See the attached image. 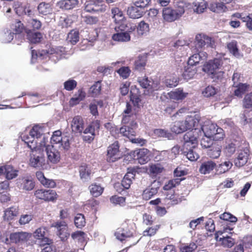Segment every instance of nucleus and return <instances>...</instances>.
<instances>
[{"label":"nucleus","mask_w":252,"mask_h":252,"mask_svg":"<svg viewBox=\"0 0 252 252\" xmlns=\"http://www.w3.org/2000/svg\"><path fill=\"white\" fill-rule=\"evenodd\" d=\"M183 139L184 143L182 148L183 153L189 160H196L199 156L194 152L193 149L197 145V136L193 134V131H189L185 134Z\"/></svg>","instance_id":"obj_1"},{"label":"nucleus","mask_w":252,"mask_h":252,"mask_svg":"<svg viewBox=\"0 0 252 252\" xmlns=\"http://www.w3.org/2000/svg\"><path fill=\"white\" fill-rule=\"evenodd\" d=\"M223 59L222 57L215 58L210 60L204 64L202 70L211 76L212 79H221L223 78L224 72L223 71H217L223 64Z\"/></svg>","instance_id":"obj_2"},{"label":"nucleus","mask_w":252,"mask_h":252,"mask_svg":"<svg viewBox=\"0 0 252 252\" xmlns=\"http://www.w3.org/2000/svg\"><path fill=\"white\" fill-rule=\"evenodd\" d=\"M136 171L133 168H128V171L121 181V183H117L114 185V188L119 193H121L124 190L130 188L132 183V180L134 179Z\"/></svg>","instance_id":"obj_3"},{"label":"nucleus","mask_w":252,"mask_h":252,"mask_svg":"<svg viewBox=\"0 0 252 252\" xmlns=\"http://www.w3.org/2000/svg\"><path fill=\"white\" fill-rule=\"evenodd\" d=\"M148 4L147 0L135 1L127 10V14L132 19L141 17L145 12V8Z\"/></svg>","instance_id":"obj_4"},{"label":"nucleus","mask_w":252,"mask_h":252,"mask_svg":"<svg viewBox=\"0 0 252 252\" xmlns=\"http://www.w3.org/2000/svg\"><path fill=\"white\" fill-rule=\"evenodd\" d=\"M22 139L27 145L28 147L31 150H33L44 149L46 144L48 142V139L44 136L43 137L42 141L38 142L33 136H30L29 134H24L22 136Z\"/></svg>","instance_id":"obj_5"},{"label":"nucleus","mask_w":252,"mask_h":252,"mask_svg":"<svg viewBox=\"0 0 252 252\" xmlns=\"http://www.w3.org/2000/svg\"><path fill=\"white\" fill-rule=\"evenodd\" d=\"M205 135L212 138L215 141H220L223 139L225 134L222 128L216 124L211 123L205 127Z\"/></svg>","instance_id":"obj_6"},{"label":"nucleus","mask_w":252,"mask_h":252,"mask_svg":"<svg viewBox=\"0 0 252 252\" xmlns=\"http://www.w3.org/2000/svg\"><path fill=\"white\" fill-rule=\"evenodd\" d=\"M36 199L45 202H56L58 198L56 191L53 189H38L34 192Z\"/></svg>","instance_id":"obj_7"},{"label":"nucleus","mask_w":252,"mask_h":252,"mask_svg":"<svg viewBox=\"0 0 252 252\" xmlns=\"http://www.w3.org/2000/svg\"><path fill=\"white\" fill-rule=\"evenodd\" d=\"M194 44L195 47L198 51L206 45L207 47L212 48L215 46V40L212 37L203 33H199L196 35Z\"/></svg>","instance_id":"obj_8"},{"label":"nucleus","mask_w":252,"mask_h":252,"mask_svg":"<svg viewBox=\"0 0 252 252\" xmlns=\"http://www.w3.org/2000/svg\"><path fill=\"white\" fill-rule=\"evenodd\" d=\"M106 6L99 0H88L85 3L84 10L90 13H104Z\"/></svg>","instance_id":"obj_9"},{"label":"nucleus","mask_w":252,"mask_h":252,"mask_svg":"<svg viewBox=\"0 0 252 252\" xmlns=\"http://www.w3.org/2000/svg\"><path fill=\"white\" fill-rule=\"evenodd\" d=\"M42 150L34 149L32 150V153L30 154V158L29 164L33 167H40L43 165L44 161V157L43 151Z\"/></svg>","instance_id":"obj_10"},{"label":"nucleus","mask_w":252,"mask_h":252,"mask_svg":"<svg viewBox=\"0 0 252 252\" xmlns=\"http://www.w3.org/2000/svg\"><path fill=\"white\" fill-rule=\"evenodd\" d=\"M32 236L31 233L21 231L11 233L9 238L10 243L21 245L27 242Z\"/></svg>","instance_id":"obj_11"},{"label":"nucleus","mask_w":252,"mask_h":252,"mask_svg":"<svg viewBox=\"0 0 252 252\" xmlns=\"http://www.w3.org/2000/svg\"><path fill=\"white\" fill-rule=\"evenodd\" d=\"M137 81L142 88L147 89L150 92L157 91L160 88L159 83L149 79L146 76L139 77Z\"/></svg>","instance_id":"obj_12"},{"label":"nucleus","mask_w":252,"mask_h":252,"mask_svg":"<svg viewBox=\"0 0 252 252\" xmlns=\"http://www.w3.org/2000/svg\"><path fill=\"white\" fill-rule=\"evenodd\" d=\"M120 158L119 142L115 141L108 147L107 160L109 162H113Z\"/></svg>","instance_id":"obj_13"},{"label":"nucleus","mask_w":252,"mask_h":252,"mask_svg":"<svg viewBox=\"0 0 252 252\" xmlns=\"http://www.w3.org/2000/svg\"><path fill=\"white\" fill-rule=\"evenodd\" d=\"M48 233L47 228L45 226H41L34 231L33 235L34 238L40 240V242L42 245H45L52 243V240L47 237Z\"/></svg>","instance_id":"obj_14"},{"label":"nucleus","mask_w":252,"mask_h":252,"mask_svg":"<svg viewBox=\"0 0 252 252\" xmlns=\"http://www.w3.org/2000/svg\"><path fill=\"white\" fill-rule=\"evenodd\" d=\"M134 232L132 228L127 226L125 227L118 228L115 235L117 239L122 242L126 240L127 238L133 237Z\"/></svg>","instance_id":"obj_15"},{"label":"nucleus","mask_w":252,"mask_h":252,"mask_svg":"<svg viewBox=\"0 0 252 252\" xmlns=\"http://www.w3.org/2000/svg\"><path fill=\"white\" fill-rule=\"evenodd\" d=\"M48 159L52 163H57L61 159L60 153L53 146L47 145L45 147Z\"/></svg>","instance_id":"obj_16"},{"label":"nucleus","mask_w":252,"mask_h":252,"mask_svg":"<svg viewBox=\"0 0 252 252\" xmlns=\"http://www.w3.org/2000/svg\"><path fill=\"white\" fill-rule=\"evenodd\" d=\"M71 128L75 133H81L84 128V121L82 116L77 115L74 116L71 123Z\"/></svg>","instance_id":"obj_17"},{"label":"nucleus","mask_w":252,"mask_h":252,"mask_svg":"<svg viewBox=\"0 0 252 252\" xmlns=\"http://www.w3.org/2000/svg\"><path fill=\"white\" fill-rule=\"evenodd\" d=\"M163 19L167 22H173L180 17L177 11L171 7H165L162 10Z\"/></svg>","instance_id":"obj_18"},{"label":"nucleus","mask_w":252,"mask_h":252,"mask_svg":"<svg viewBox=\"0 0 252 252\" xmlns=\"http://www.w3.org/2000/svg\"><path fill=\"white\" fill-rule=\"evenodd\" d=\"M86 96V93L83 88H80L75 92L73 96L71 97L69 101V105L70 107H73L84 100Z\"/></svg>","instance_id":"obj_19"},{"label":"nucleus","mask_w":252,"mask_h":252,"mask_svg":"<svg viewBox=\"0 0 252 252\" xmlns=\"http://www.w3.org/2000/svg\"><path fill=\"white\" fill-rule=\"evenodd\" d=\"M185 120L188 130H190V131H193V134L197 137V134H195L194 132L196 130L200 131V129L198 128L199 125V120L195 116H188L186 117Z\"/></svg>","instance_id":"obj_20"},{"label":"nucleus","mask_w":252,"mask_h":252,"mask_svg":"<svg viewBox=\"0 0 252 252\" xmlns=\"http://www.w3.org/2000/svg\"><path fill=\"white\" fill-rule=\"evenodd\" d=\"M10 28L12 31V32H10L8 35L10 36V37L9 38L10 40L13 39V35L14 34H20L24 31L26 32V31L28 30L25 28L24 24L21 22V21L18 20H15L14 22L11 24Z\"/></svg>","instance_id":"obj_21"},{"label":"nucleus","mask_w":252,"mask_h":252,"mask_svg":"<svg viewBox=\"0 0 252 252\" xmlns=\"http://www.w3.org/2000/svg\"><path fill=\"white\" fill-rule=\"evenodd\" d=\"M136 127H132L128 126H124L120 128V134L129 138L132 142L136 143L135 139L133 137L135 135L134 128Z\"/></svg>","instance_id":"obj_22"},{"label":"nucleus","mask_w":252,"mask_h":252,"mask_svg":"<svg viewBox=\"0 0 252 252\" xmlns=\"http://www.w3.org/2000/svg\"><path fill=\"white\" fill-rule=\"evenodd\" d=\"M215 168L216 169V163L212 160H207L201 163L199 171L201 174H207L210 173Z\"/></svg>","instance_id":"obj_23"},{"label":"nucleus","mask_w":252,"mask_h":252,"mask_svg":"<svg viewBox=\"0 0 252 252\" xmlns=\"http://www.w3.org/2000/svg\"><path fill=\"white\" fill-rule=\"evenodd\" d=\"M137 159L141 164H144L150 160V151L145 148L139 149L136 152Z\"/></svg>","instance_id":"obj_24"},{"label":"nucleus","mask_w":252,"mask_h":252,"mask_svg":"<svg viewBox=\"0 0 252 252\" xmlns=\"http://www.w3.org/2000/svg\"><path fill=\"white\" fill-rule=\"evenodd\" d=\"M78 4V0H61L58 2L57 5L62 9L70 10L74 8Z\"/></svg>","instance_id":"obj_25"},{"label":"nucleus","mask_w":252,"mask_h":252,"mask_svg":"<svg viewBox=\"0 0 252 252\" xmlns=\"http://www.w3.org/2000/svg\"><path fill=\"white\" fill-rule=\"evenodd\" d=\"M164 201L165 203L168 205L169 207H170L181 202L182 199L179 197V195L177 194L168 193L166 195V196L164 199Z\"/></svg>","instance_id":"obj_26"},{"label":"nucleus","mask_w":252,"mask_h":252,"mask_svg":"<svg viewBox=\"0 0 252 252\" xmlns=\"http://www.w3.org/2000/svg\"><path fill=\"white\" fill-rule=\"evenodd\" d=\"M233 87L237 88L234 92V95L241 98L243 95L249 90L250 85L247 83H241Z\"/></svg>","instance_id":"obj_27"},{"label":"nucleus","mask_w":252,"mask_h":252,"mask_svg":"<svg viewBox=\"0 0 252 252\" xmlns=\"http://www.w3.org/2000/svg\"><path fill=\"white\" fill-rule=\"evenodd\" d=\"M249 156L247 152L242 151L238 156V157L235 160V164L238 167H242L247 163L249 158Z\"/></svg>","instance_id":"obj_28"},{"label":"nucleus","mask_w":252,"mask_h":252,"mask_svg":"<svg viewBox=\"0 0 252 252\" xmlns=\"http://www.w3.org/2000/svg\"><path fill=\"white\" fill-rule=\"evenodd\" d=\"M27 39L32 43H39L41 41L42 35L40 32H33L31 30L26 31Z\"/></svg>","instance_id":"obj_29"},{"label":"nucleus","mask_w":252,"mask_h":252,"mask_svg":"<svg viewBox=\"0 0 252 252\" xmlns=\"http://www.w3.org/2000/svg\"><path fill=\"white\" fill-rule=\"evenodd\" d=\"M18 208L11 207L4 211L3 219L5 220H10L14 219L18 214Z\"/></svg>","instance_id":"obj_30"},{"label":"nucleus","mask_w":252,"mask_h":252,"mask_svg":"<svg viewBox=\"0 0 252 252\" xmlns=\"http://www.w3.org/2000/svg\"><path fill=\"white\" fill-rule=\"evenodd\" d=\"M188 93L183 92L182 89H178L175 91H171L168 93V95L171 99L180 100H183L186 97Z\"/></svg>","instance_id":"obj_31"},{"label":"nucleus","mask_w":252,"mask_h":252,"mask_svg":"<svg viewBox=\"0 0 252 252\" xmlns=\"http://www.w3.org/2000/svg\"><path fill=\"white\" fill-rule=\"evenodd\" d=\"M43 127L39 125L34 126L30 131V136H33L38 142L42 141L40 138L44 133Z\"/></svg>","instance_id":"obj_32"},{"label":"nucleus","mask_w":252,"mask_h":252,"mask_svg":"<svg viewBox=\"0 0 252 252\" xmlns=\"http://www.w3.org/2000/svg\"><path fill=\"white\" fill-rule=\"evenodd\" d=\"M101 81L95 82L90 88L89 94L93 97L98 96L101 94Z\"/></svg>","instance_id":"obj_33"},{"label":"nucleus","mask_w":252,"mask_h":252,"mask_svg":"<svg viewBox=\"0 0 252 252\" xmlns=\"http://www.w3.org/2000/svg\"><path fill=\"white\" fill-rule=\"evenodd\" d=\"M4 174L5 175V178L7 180H11L16 178L18 175L17 170L14 169L13 167L10 165H4Z\"/></svg>","instance_id":"obj_34"},{"label":"nucleus","mask_w":252,"mask_h":252,"mask_svg":"<svg viewBox=\"0 0 252 252\" xmlns=\"http://www.w3.org/2000/svg\"><path fill=\"white\" fill-rule=\"evenodd\" d=\"M79 170L81 179L87 181L91 178V170L86 164L81 165L79 167Z\"/></svg>","instance_id":"obj_35"},{"label":"nucleus","mask_w":252,"mask_h":252,"mask_svg":"<svg viewBox=\"0 0 252 252\" xmlns=\"http://www.w3.org/2000/svg\"><path fill=\"white\" fill-rule=\"evenodd\" d=\"M221 145L214 143L208 152L209 156L212 158H218L221 153Z\"/></svg>","instance_id":"obj_36"},{"label":"nucleus","mask_w":252,"mask_h":252,"mask_svg":"<svg viewBox=\"0 0 252 252\" xmlns=\"http://www.w3.org/2000/svg\"><path fill=\"white\" fill-rule=\"evenodd\" d=\"M188 130L186 120L176 122L172 130L176 133H181Z\"/></svg>","instance_id":"obj_37"},{"label":"nucleus","mask_w":252,"mask_h":252,"mask_svg":"<svg viewBox=\"0 0 252 252\" xmlns=\"http://www.w3.org/2000/svg\"><path fill=\"white\" fill-rule=\"evenodd\" d=\"M90 193L92 196L97 197L102 194L104 188L96 183L92 184L89 187Z\"/></svg>","instance_id":"obj_38"},{"label":"nucleus","mask_w":252,"mask_h":252,"mask_svg":"<svg viewBox=\"0 0 252 252\" xmlns=\"http://www.w3.org/2000/svg\"><path fill=\"white\" fill-rule=\"evenodd\" d=\"M21 187L26 190H32L34 188L35 184L31 178L27 177L22 179Z\"/></svg>","instance_id":"obj_39"},{"label":"nucleus","mask_w":252,"mask_h":252,"mask_svg":"<svg viewBox=\"0 0 252 252\" xmlns=\"http://www.w3.org/2000/svg\"><path fill=\"white\" fill-rule=\"evenodd\" d=\"M53 226L58 229V234L61 238L64 236L66 237L65 234H63L66 231L67 225L64 221H57L54 223Z\"/></svg>","instance_id":"obj_40"},{"label":"nucleus","mask_w":252,"mask_h":252,"mask_svg":"<svg viewBox=\"0 0 252 252\" xmlns=\"http://www.w3.org/2000/svg\"><path fill=\"white\" fill-rule=\"evenodd\" d=\"M112 38L116 41L127 42L130 40V36L128 32H121L114 34Z\"/></svg>","instance_id":"obj_41"},{"label":"nucleus","mask_w":252,"mask_h":252,"mask_svg":"<svg viewBox=\"0 0 252 252\" xmlns=\"http://www.w3.org/2000/svg\"><path fill=\"white\" fill-rule=\"evenodd\" d=\"M146 57L144 55L138 56L137 59L134 62V68L136 70L141 71L145 68L146 64Z\"/></svg>","instance_id":"obj_42"},{"label":"nucleus","mask_w":252,"mask_h":252,"mask_svg":"<svg viewBox=\"0 0 252 252\" xmlns=\"http://www.w3.org/2000/svg\"><path fill=\"white\" fill-rule=\"evenodd\" d=\"M136 116L135 114L125 115L123 116L122 123L124 124H128V126L137 127V125L135 122Z\"/></svg>","instance_id":"obj_43"},{"label":"nucleus","mask_w":252,"mask_h":252,"mask_svg":"<svg viewBox=\"0 0 252 252\" xmlns=\"http://www.w3.org/2000/svg\"><path fill=\"white\" fill-rule=\"evenodd\" d=\"M176 10L180 17L185 12V9L189 8L190 4L184 0H179L176 4Z\"/></svg>","instance_id":"obj_44"},{"label":"nucleus","mask_w":252,"mask_h":252,"mask_svg":"<svg viewBox=\"0 0 252 252\" xmlns=\"http://www.w3.org/2000/svg\"><path fill=\"white\" fill-rule=\"evenodd\" d=\"M37 9L40 14L44 15L52 13V8L49 3L41 2L38 5Z\"/></svg>","instance_id":"obj_45"},{"label":"nucleus","mask_w":252,"mask_h":252,"mask_svg":"<svg viewBox=\"0 0 252 252\" xmlns=\"http://www.w3.org/2000/svg\"><path fill=\"white\" fill-rule=\"evenodd\" d=\"M232 165L233 164L230 161H225L220 164L218 166L216 165V172L218 174H221L228 171Z\"/></svg>","instance_id":"obj_46"},{"label":"nucleus","mask_w":252,"mask_h":252,"mask_svg":"<svg viewBox=\"0 0 252 252\" xmlns=\"http://www.w3.org/2000/svg\"><path fill=\"white\" fill-rule=\"evenodd\" d=\"M226 48L231 54L237 57L239 55V49L237 42L236 40H232L226 44Z\"/></svg>","instance_id":"obj_47"},{"label":"nucleus","mask_w":252,"mask_h":252,"mask_svg":"<svg viewBox=\"0 0 252 252\" xmlns=\"http://www.w3.org/2000/svg\"><path fill=\"white\" fill-rule=\"evenodd\" d=\"M100 126L99 121L96 120L93 122L83 130L84 135L95 133V128L99 129Z\"/></svg>","instance_id":"obj_48"},{"label":"nucleus","mask_w":252,"mask_h":252,"mask_svg":"<svg viewBox=\"0 0 252 252\" xmlns=\"http://www.w3.org/2000/svg\"><path fill=\"white\" fill-rule=\"evenodd\" d=\"M164 170L163 166L160 163L152 164L149 167L150 173L154 176L162 173Z\"/></svg>","instance_id":"obj_49"},{"label":"nucleus","mask_w":252,"mask_h":252,"mask_svg":"<svg viewBox=\"0 0 252 252\" xmlns=\"http://www.w3.org/2000/svg\"><path fill=\"white\" fill-rule=\"evenodd\" d=\"M111 12L115 23L120 22V21H122L125 18L122 11L118 7L112 8Z\"/></svg>","instance_id":"obj_50"},{"label":"nucleus","mask_w":252,"mask_h":252,"mask_svg":"<svg viewBox=\"0 0 252 252\" xmlns=\"http://www.w3.org/2000/svg\"><path fill=\"white\" fill-rule=\"evenodd\" d=\"M219 242H221V245L224 247L231 248L234 246L235 240L230 236H224L220 238Z\"/></svg>","instance_id":"obj_51"},{"label":"nucleus","mask_w":252,"mask_h":252,"mask_svg":"<svg viewBox=\"0 0 252 252\" xmlns=\"http://www.w3.org/2000/svg\"><path fill=\"white\" fill-rule=\"evenodd\" d=\"M75 225L79 228H81L86 225V220L82 214H77L74 218Z\"/></svg>","instance_id":"obj_52"},{"label":"nucleus","mask_w":252,"mask_h":252,"mask_svg":"<svg viewBox=\"0 0 252 252\" xmlns=\"http://www.w3.org/2000/svg\"><path fill=\"white\" fill-rule=\"evenodd\" d=\"M243 107L245 109L252 110V92L245 95L243 100Z\"/></svg>","instance_id":"obj_53"},{"label":"nucleus","mask_w":252,"mask_h":252,"mask_svg":"<svg viewBox=\"0 0 252 252\" xmlns=\"http://www.w3.org/2000/svg\"><path fill=\"white\" fill-rule=\"evenodd\" d=\"M185 178H176L170 180L164 186L163 189L166 190H170L176 186L179 185L180 184L181 181L183 180Z\"/></svg>","instance_id":"obj_54"},{"label":"nucleus","mask_w":252,"mask_h":252,"mask_svg":"<svg viewBox=\"0 0 252 252\" xmlns=\"http://www.w3.org/2000/svg\"><path fill=\"white\" fill-rule=\"evenodd\" d=\"M157 189L155 188L146 189L143 192L142 197L143 199L148 200L157 194Z\"/></svg>","instance_id":"obj_55"},{"label":"nucleus","mask_w":252,"mask_h":252,"mask_svg":"<svg viewBox=\"0 0 252 252\" xmlns=\"http://www.w3.org/2000/svg\"><path fill=\"white\" fill-rule=\"evenodd\" d=\"M217 89L213 86H208L202 91V94L206 97L213 96L217 94Z\"/></svg>","instance_id":"obj_56"},{"label":"nucleus","mask_w":252,"mask_h":252,"mask_svg":"<svg viewBox=\"0 0 252 252\" xmlns=\"http://www.w3.org/2000/svg\"><path fill=\"white\" fill-rule=\"evenodd\" d=\"M110 201L111 203L115 205H119L123 206L126 202V197L115 195L110 198Z\"/></svg>","instance_id":"obj_57"},{"label":"nucleus","mask_w":252,"mask_h":252,"mask_svg":"<svg viewBox=\"0 0 252 252\" xmlns=\"http://www.w3.org/2000/svg\"><path fill=\"white\" fill-rule=\"evenodd\" d=\"M67 39L72 44H76L79 39V32L78 31L72 30L68 33Z\"/></svg>","instance_id":"obj_58"},{"label":"nucleus","mask_w":252,"mask_h":252,"mask_svg":"<svg viewBox=\"0 0 252 252\" xmlns=\"http://www.w3.org/2000/svg\"><path fill=\"white\" fill-rule=\"evenodd\" d=\"M201 59V57L199 53H196L190 56L188 62L189 66H192L193 67L199 63Z\"/></svg>","instance_id":"obj_59"},{"label":"nucleus","mask_w":252,"mask_h":252,"mask_svg":"<svg viewBox=\"0 0 252 252\" xmlns=\"http://www.w3.org/2000/svg\"><path fill=\"white\" fill-rule=\"evenodd\" d=\"M77 85V82L74 79H69L63 83L64 89L67 91H72Z\"/></svg>","instance_id":"obj_60"},{"label":"nucleus","mask_w":252,"mask_h":252,"mask_svg":"<svg viewBox=\"0 0 252 252\" xmlns=\"http://www.w3.org/2000/svg\"><path fill=\"white\" fill-rule=\"evenodd\" d=\"M196 73V69L193 68L192 66H189L185 69L183 75L185 79H190L193 77Z\"/></svg>","instance_id":"obj_61"},{"label":"nucleus","mask_w":252,"mask_h":252,"mask_svg":"<svg viewBox=\"0 0 252 252\" xmlns=\"http://www.w3.org/2000/svg\"><path fill=\"white\" fill-rule=\"evenodd\" d=\"M105 127L109 130L111 134L115 137H119L120 134V128H119L115 126H112L110 123H108L106 124Z\"/></svg>","instance_id":"obj_62"},{"label":"nucleus","mask_w":252,"mask_h":252,"mask_svg":"<svg viewBox=\"0 0 252 252\" xmlns=\"http://www.w3.org/2000/svg\"><path fill=\"white\" fill-rule=\"evenodd\" d=\"M197 248V245L193 243H190L189 244H186L182 246L180 248L181 252H193Z\"/></svg>","instance_id":"obj_63"},{"label":"nucleus","mask_w":252,"mask_h":252,"mask_svg":"<svg viewBox=\"0 0 252 252\" xmlns=\"http://www.w3.org/2000/svg\"><path fill=\"white\" fill-rule=\"evenodd\" d=\"M117 72L123 79H126L129 76L131 70L128 66H123L117 70Z\"/></svg>","instance_id":"obj_64"}]
</instances>
